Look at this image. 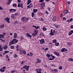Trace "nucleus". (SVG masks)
I'll return each instance as SVG.
<instances>
[{"instance_id": "11", "label": "nucleus", "mask_w": 73, "mask_h": 73, "mask_svg": "<svg viewBox=\"0 0 73 73\" xmlns=\"http://www.w3.org/2000/svg\"><path fill=\"white\" fill-rule=\"evenodd\" d=\"M26 35L28 37H32V36L31 35H30L29 33H27L26 34Z\"/></svg>"}, {"instance_id": "62", "label": "nucleus", "mask_w": 73, "mask_h": 73, "mask_svg": "<svg viewBox=\"0 0 73 73\" xmlns=\"http://www.w3.org/2000/svg\"><path fill=\"white\" fill-rule=\"evenodd\" d=\"M70 27H71V29H73V25L71 26Z\"/></svg>"}, {"instance_id": "64", "label": "nucleus", "mask_w": 73, "mask_h": 73, "mask_svg": "<svg viewBox=\"0 0 73 73\" xmlns=\"http://www.w3.org/2000/svg\"><path fill=\"white\" fill-rule=\"evenodd\" d=\"M20 4L19 3L18 4V7H20Z\"/></svg>"}, {"instance_id": "46", "label": "nucleus", "mask_w": 73, "mask_h": 73, "mask_svg": "<svg viewBox=\"0 0 73 73\" xmlns=\"http://www.w3.org/2000/svg\"><path fill=\"white\" fill-rule=\"evenodd\" d=\"M9 52V51H5V54L8 53Z\"/></svg>"}, {"instance_id": "17", "label": "nucleus", "mask_w": 73, "mask_h": 73, "mask_svg": "<svg viewBox=\"0 0 73 73\" xmlns=\"http://www.w3.org/2000/svg\"><path fill=\"white\" fill-rule=\"evenodd\" d=\"M54 54H55L56 55L58 56H59V54L58 52H54Z\"/></svg>"}, {"instance_id": "6", "label": "nucleus", "mask_w": 73, "mask_h": 73, "mask_svg": "<svg viewBox=\"0 0 73 73\" xmlns=\"http://www.w3.org/2000/svg\"><path fill=\"white\" fill-rule=\"evenodd\" d=\"M35 71L37 72V73H41V69L39 68L38 69H36Z\"/></svg>"}, {"instance_id": "50", "label": "nucleus", "mask_w": 73, "mask_h": 73, "mask_svg": "<svg viewBox=\"0 0 73 73\" xmlns=\"http://www.w3.org/2000/svg\"><path fill=\"white\" fill-rule=\"evenodd\" d=\"M34 13H33V12H32V17H34Z\"/></svg>"}, {"instance_id": "57", "label": "nucleus", "mask_w": 73, "mask_h": 73, "mask_svg": "<svg viewBox=\"0 0 73 73\" xmlns=\"http://www.w3.org/2000/svg\"><path fill=\"white\" fill-rule=\"evenodd\" d=\"M27 67V65H25V66H24L23 67V68H26Z\"/></svg>"}, {"instance_id": "52", "label": "nucleus", "mask_w": 73, "mask_h": 73, "mask_svg": "<svg viewBox=\"0 0 73 73\" xmlns=\"http://www.w3.org/2000/svg\"><path fill=\"white\" fill-rule=\"evenodd\" d=\"M47 9H48V11H50V7H47Z\"/></svg>"}, {"instance_id": "63", "label": "nucleus", "mask_w": 73, "mask_h": 73, "mask_svg": "<svg viewBox=\"0 0 73 73\" xmlns=\"http://www.w3.org/2000/svg\"><path fill=\"white\" fill-rule=\"evenodd\" d=\"M44 1V0H40V2H43Z\"/></svg>"}, {"instance_id": "49", "label": "nucleus", "mask_w": 73, "mask_h": 73, "mask_svg": "<svg viewBox=\"0 0 73 73\" xmlns=\"http://www.w3.org/2000/svg\"><path fill=\"white\" fill-rule=\"evenodd\" d=\"M14 57L15 58H17V54H15L14 55Z\"/></svg>"}, {"instance_id": "41", "label": "nucleus", "mask_w": 73, "mask_h": 73, "mask_svg": "<svg viewBox=\"0 0 73 73\" xmlns=\"http://www.w3.org/2000/svg\"><path fill=\"white\" fill-rule=\"evenodd\" d=\"M4 27V25H2L0 26V28H3Z\"/></svg>"}, {"instance_id": "24", "label": "nucleus", "mask_w": 73, "mask_h": 73, "mask_svg": "<svg viewBox=\"0 0 73 73\" xmlns=\"http://www.w3.org/2000/svg\"><path fill=\"white\" fill-rule=\"evenodd\" d=\"M37 34V33H33V34H32V36H35Z\"/></svg>"}, {"instance_id": "20", "label": "nucleus", "mask_w": 73, "mask_h": 73, "mask_svg": "<svg viewBox=\"0 0 73 73\" xmlns=\"http://www.w3.org/2000/svg\"><path fill=\"white\" fill-rule=\"evenodd\" d=\"M73 21V19L72 18H71L70 19V20H67V21L68 22H70L71 21Z\"/></svg>"}, {"instance_id": "31", "label": "nucleus", "mask_w": 73, "mask_h": 73, "mask_svg": "<svg viewBox=\"0 0 73 73\" xmlns=\"http://www.w3.org/2000/svg\"><path fill=\"white\" fill-rule=\"evenodd\" d=\"M8 48V46L7 45H5V46L3 48L4 49L7 50V48Z\"/></svg>"}, {"instance_id": "34", "label": "nucleus", "mask_w": 73, "mask_h": 73, "mask_svg": "<svg viewBox=\"0 0 73 73\" xmlns=\"http://www.w3.org/2000/svg\"><path fill=\"white\" fill-rule=\"evenodd\" d=\"M11 17L13 19H14L15 18V16L13 14H12L11 15Z\"/></svg>"}, {"instance_id": "55", "label": "nucleus", "mask_w": 73, "mask_h": 73, "mask_svg": "<svg viewBox=\"0 0 73 73\" xmlns=\"http://www.w3.org/2000/svg\"><path fill=\"white\" fill-rule=\"evenodd\" d=\"M30 54L31 55V56H33V53L32 52H30Z\"/></svg>"}, {"instance_id": "29", "label": "nucleus", "mask_w": 73, "mask_h": 73, "mask_svg": "<svg viewBox=\"0 0 73 73\" xmlns=\"http://www.w3.org/2000/svg\"><path fill=\"white\" fill-rule=\"evenodd\" d=\"M67 44L68 46H71L72 44L71 43H70V42H68L67 43Z\"/></svg>"}, {"instance_id": "9", "label": "nucleus", "mask_w": 73, "mask_h": 73, "mask_svg": "<svg viewBox=\"0 0 73 73\" xmlns=\"http://www.w3.org/2000/svg\"><path fill=\"white\" fill-rule=\"evenodd\" d=\"M73 33V30H71L69 32V33H68V35L69 36L71 35Z\"/></svg>"}, {"instance_id": "4", "label": "nucleus", "mask_w": 73, "mask_h": 73, "mask_svg": "<svg viewBox=\"0 0 73 73\" xmlns=\"http://www.w3.org/2000/svg\"><path fill=\"white\" fill-rule=\"evenodd\" d=\"M36 63H40L42 62L41 60L39 58L36 59Z\"/></svg>"}, {"instance_id": "54", "label": "nucleus", "mask_w": 73, "mask_h": 73, "mask_svg": "<svg viewBox=\"0 0 73 73\" xmlns=\"http://www.w3.org/2000/svg\"><path fill=\"white\" fill-rule=\"evenodd\" d=\"M35 28L36 29H39V26H37L36 27H35Z\"/></svg>"}, {"instance_id": "36", "label": "nucleus", "mask_w": 73, "mask_h": 73, "mask_svg": "<svg viewBox=\"0 0 73 73\" xmlns=\"http://www.w3.org/2000/svg\"><path fill=\"white\" fill-rule=\"evenodd\" d=\"M63 67L62 66H60L59 67V70H62V69Z\"/></svg>"}, {"instance_id": "44", "label": "nucleus", "mask_w": 73, "mask_h": 73, "mask_svg": "<svg viewBox=\"0 0 73 73\" xmlns=\"http://www.w3.org/2000/svg\"><path fill=\"white\" fill-rule=\"evenodd\" d=\"M53 33H54V34H56V33H57V32L56 31H55V30H54L53 31Z\"/></svg>"}, {"instance_id": "23", "label": "nucleus", "mask_w": 73, "mask_h": 73, "mask_svg": "<svg viewBox=\"0 0 73 73\" xmlns=\"http://www.w3.org/2000/svg\"><path fill=\"white\" fill-rule=\"evenodd\" d=\"M38 11V10L37 9H33V12H34V13H35L36 12Z\"/></svg>"}, {"instance_id": "38", "label": "nucleus", "mask_w": 73, "mask_h": 73, "mask_svg": "<svg viewBox=\"0 0 73 73\" xmlns=\"http://www.w3.org/2000/svg\"><path fill=\"white\" fill-rule=\"evenodd\" d=\"M22 52H23V54H26V52H25V51L24 50H23L22 51Z\"/></svg>"}, {"instance_id": "45", "label": "nucleus", "mask_w": 73, "mask_h": 73, "mask_svg": "<svg viewBox=\"0 0 73 73\" xmlns=\"http://www.w3.org/2000/svg\"><path fill=\"white\" fill-rule=\"evenodd\" d=\"M67 3L68 4L70 5L71 3V2L70 1H67Z\"/></svg>"}, {"instance_id": "12", "label": "nucleus", "mask_w": 73, "mask_h": 73, "mask_svg": "<svg viewBox=\"0 0 73 73\" xmlns=\"http://www.w3.org/2000/svg\"><path fill=\"white\" fill-rule=\"evenodd\" d=\"M26 19V17H23L22 18H21V21H25Z\"/></svg>"}, {"instance_id": "56", "label": "nucleus", "mask_w": 73, "mask_h": 73, "mask_svg": "<svg viewBox=\"0 0 73 73\" xmlns=\"http://www.w3.org/2000/svg\"><path fill=\"white\" fill-rule=\"evenodd\" d=\"M20 7H21V8H23V4H21Z\"/></svg>"}, {"instance_id": "58", "label": "nucleus", "mask_w": 73, "mask_h": 73, "mask_svg": "<svg viewBox=\"0 0 73 73\" xmlns=\"http://www.w3.org/2000/svg\"><path fill=\"white\" fill-rule=\"evenodd\" d=\"M15 15L16 16H18V14L17 13H15Z\"/></svg>"}, {"instance_id": "32", "label": "nucleus", "mask_w": 73, "mask_h": 73, "mask_svg": "<svg viewBox=\"0 0 73 73\" xmlns=\"http://www.w3.org/2000/svg\"><path fill=\"white\" fill-rule=\"evenodd\" d=\"M57 40L56 39H55L53 40V43H55L56 42Z\"/></svg>"}, {"instance_id": "39", "label": "nucleus", "mask_w": 73, "mask_h": 73, "mask_svg": "<svg viewBox=\"0 0 73 73\" xmlns=\"http://www.w3.org/2000/svg\"><path fill=\"white\" fill-rule=\"evenodd\" d=\"M46 56L47 57H50V55L49 54H47L46 55Z\"/></svg>"}, {"instance_id": "13", "label": "nucleus", "mask_w": 73, "mask_h": 73, "mask_svg": "<svg viewBox=\"0 0 73 73\" xmlns=\"http://www.w3.org/2000/svg\"><path fill=\"white\" fill-rule=\"evenodd\" d=\"M52 58H50L49 59H48V60H54V59L55 58V56H52Z\"/></svg>"}, {"instance_id": "5", "label": "nucleus", "mask_w": 73, "mask_h": 73, "mask_svg": "<svg viewBox=\"0 0 73 73\" xmlns=\"http://www.w3.org/2000/svg\"><path fill=\"white\" fill-rule=\"evenodd\" d=\"M10 20V19H9V18L7 17L5 19V20L6 21L7 23H10V22L9 21V20Z\"/></svg>"}, {"instance_id": "10", "label": "nucleus", "mask_w": 73, "mask_h": 73, "mask_svg": "<svg viewBox=\"0 0 73 73\" xmlns=\"http://www.w3.org/2000/svg\"><path fill=\"white\" fill-rule=\"evenodd\" d=\"M9 11L11 12H13V11L15 12L16 11V10L15 9H10Z\"/></svg>"}, {"instance_id": "16", "label": "nucleus", "mask_w": 73, "mask_h": 73, "mask_svg": "<svg viewBox=\"0 0 73 73\" xmlns=\"http://www.w3.org/2000/svg\"><path fill=\"white\" fill-rule=\"evenodd\" d=\"M54 26L56 28H59L60 26L59 25H54Z\"/></svg>"}, {"instance_id": "14", "label": "nucleus", "mask_w": 73, "mask_h": 73, "mask_svg": "<svg viewBox=\"0 0 73 73\" xmlns=\"http://www.w3.org/2000/svg\"><path fill=\"white\" fill-rule=\"evenodd\" d=\"M31 2V0H27V5H29Z\"/></svg>"}, {"instance_id": "47", "label": "nucleus", "mask_w": 73, "mask_h": 73, "mask_svg": "<svg viewBox=\"0 0 73 73\" xmlns=\"http://www.w3.org/2000/svg\"><path fill=\"white\" fill-rule=\"evenodd\" d=\"M25 62V61H22V62H21V64H24Z\"/></svg>"}, {"instance_id": "35", "label": "nucleus", "mask_w": 73, "mask_h": 73, "mask_svg": "<svg viewBox=\"0 0 73 73\" xmlns=\"http://www.w3.org/2000/svg\"><path fill=\"white\" fill-rule=\"evenodd\" d=\"M11 1H7V5H10L11 3Z\"/></svg>"}, {"instance_id": "40", "label": "nucleus", "mask_w": 73, "mask_h": 73, "mask_svg": "<svg viewBox=\"0 0 73 73\" xmlns=\"http://www.w3.org/2000/svg\"><path fill=\"white\" fill-rule=\"evenodd\" d=\"M59 45V43L56 42L55 43V45L56 46H58Z\"/></svg>"}, {"instance_id": "28", "label": "nucleus", "mask_w": 73, "mask_h": 73, "mask_svg": "<svg viewBox=\"0 0 73 73\" xmlns=\"http://www.w3.org/2000/svg\"><path fill=\"white\" fill-rule=\"evenodd\" d=\"M42 29H43V30L44 31H45L47 29L45 27H42Z\"/></svg>"}, {"instance_id": "18", "label": "nucleus", "mask_w": 73, "mask_h": 73, "mask_svg": "<svg viewBox=\"0 0 73 73\" xmlns=\"http://www.w3.org/2000/svg\"><path fill=\"white\" fill-rule=\"evenodd\" d=\"M14 36H13V38H17V33H14Z\"/></svg>"}, {"instance_id": "42", "label": "nucleus", "mask_w": 73, "mask_h": 73, "mask_svg": "<svg viewBox=\"0 0 73 73\" xmlns=\"http://www.w3.org/2000/svg\"><path fill=\"white\" fill-rule=\"evenodd\" d=\"M14 46H11V48L12 49H14Z\"/></svg>"}, {"instance_id": "60", "label": "nucleus", "mask_w": 73, "mask_h": 73, "mask_svg": "<svg viewBox=\"0 0 73 73\" xmlns=\"http://www.w3.org/2000/svg\"><path fill=\"white\" fill-rule=\"evenodd\" d=\"M19 51H20V52H22V49H20L19 50Z\"/></svg>"}, {"instance_id": "61", "label": "nucleus", "mask_w": 73, "mask_h": 73, "mask_svg": "<svg viewBox=\"0 0 73 73\" xmlns=\"http://www.w3.org/2000/svg\"><path fill=\"white\" fill-rule=\"evenodd\" d=\"M44 21V19H43V18H41V20H40V21Z\"/></svg>"}, {"instance_id": "19", "label": "nucleus", "mask_w": 73, "mask_h": 73, "mask_svg": "<svg viewBox=\"0 0 73 73\" xmlns=\"http://www.w3.org/2000/svg\"><path fill=\"white\" fill-rule=\"evenodd\" d=\"M51 71H52V72H53V71L55 72H58V70L57 69H53V70H51Z\"/></svg>"}, {"instance_id": "51", "label": "nucleus", "mask_w": 73, "mask_h": 73, "mask_svg": "<svg viewBox=\"0 0 73 73\" xmlns=\"http://www.w3.org/2000/svg\"><path fill=\"white\" fill-rule=\"evenodd\" d=\"M44 7L43 6H41L40 7V9L41 10H42L43 8Z\"/></svg>"}, {"instance_id": "37", "label": "nucleus", "mask_w": 73, "mask_h": 73, "mask_svg": "<svg viewBox=\"0 0 73 73\" xmlns=\"http://www.w3.org/2000/svg\"><path fill=\"white\" fill-rule=\"evenodd\" d=\"M16 71V70H13L11 71V73L15 72Z\"/></svg>"}, {"instance_id": "2", "label": "nucleus", "mask_w": 73, "mask_h": 73, "mask_svg": "<svg viewBox=\"0 0 73 73\" xmlns=\"http://www.w3.org/2000/svg\"><path fill=\"white\" fill-rule=\"evenodd\" d=\"M6 68V66L1 67L0 69V71L1 72H3L5 71V70Z\"/></svg>"}, {"instance_id": "1", "label": "nucleus", "mask_w": 73, "mask_h": 73, "mask_svg": "<svg viewBox=\"0 0 73 73\" xmlns=\"http://www.w3.org/2000/svg\"><path fill=\"white\" fill-rule=\"evenodd\" d=\"M18 41V40H17L16 39H13L11 41H10L9 43V45L10 46L12 45H14L15 44L17 43Z\"/></svg>"}, {"instance_id": "43", "label": "nucleus", "mask_w": 73, "mask_h": 73, "mask_svg": "<svg viewBox=\"0 0 73 73\" xmlns=\"http://www.w3.org/2000/svg\"><path fill=\"white\" fill-rule=\"evenodd\" d=\"M13 7H16L17 6V4L15 3H14L13 4Z\"/></svg>"}, {"instance_id": "15", "label": "nucleus", "mask_w": 73, "mask_h": 73, "mask_svg": "<svg viewBox=\"0 0 73 73\" xmlns=\"http://www.w3.org/2000/svg\"><path fill=\"white\" fill-rule=\"evenodd\" d=\"M53 22L56 21V17H54L53 18Z\"/></svg>"}, {"instance_id": "59", "label": "nucleus", "mask_w": 73, "mask_h": 73, "mask_svg": "<svg viewBox=\"0 0 73 73\" xmlns=\"http://www.w3.org/2000/svg\"><path fill=\"white\" fill-rule=\"evenodd\" d=\"M0 40H1V41H2V42H4L5 41V40H3L1 38H0Z\"/></svg>"}, {"instance_id": "22", "label": "nucleus", "mask_w": 73, "mask_h": 73, "mask_svg": "<svg viewBox=\"0 0 73 73\" xmlns=\"http://www.w3.org/2000/svg\"><path fill=\"white\" fill-rule=\"evenodd\" d=\"M29 67L30 66H27V67L25 68L26 69V70H27V71H28V69H29Z\"/></svg>"}, {"instance_id": "33", "label": "nucleus", "mask_w": 73, "mask_h": 73, "mask_svg": "<svg viewBox=\"0 0 73 73\" xmlns=\"http://www.w3.org/2000/svg\"><path fill=\"white\" fill-rule=\"evenodd\" d=\"M54 33H53V32H51L50 33V35L54 36Z\"/></svg>"}, {"instance_id": "48", "label": "nucleus", "mask_w": 73, "mask_h": 73, "mask_svg": "<svg viewBox=\"0 0 73 73\" xmlns=\"http://www.w3.org/2000/svg\"><path fill=\"white\" fill-rule=\"evenodd\" d=\"M49 49V48H46L44 50V51H46L47 50H48Z\"/></svg>"}, {"instance_id": "3", "label": "nucleus", "mask_w": 73, "mask_h": 73, "mask_svg": "<svg viewBox=\"0 0 73 73\" xmlns=\"http://www.w3.org/2000/svg\"><path fill=\"white\" fill-rule=\"evenodd\" d=\"M39 42L41 44H43L45 42V41L44 39H41L40 40H39Z\"/></svg>"}, {"instance_id": "21", "label": "nucleus", "mask_w": 73, "mask_h": 73, "mask_svg": "<svg viewBox=\"0 0 73 73\" xmlns=\"http://www.w3.org/2000/svg\"><path fill=\"white\" fill-rule=\"evenodd\" d=\"M34 32L35 33H37L38 31V30L36 29H34Z\"/></svg>"}, {"instance_id": "8", "label": "nucleus", "mask_w": 73, "mask_h": 73, "mask_svg": "<svg viewBox=\"0 0 73 73\" xmlns=\"http://www.w3.org/2000/svg\"><path fill=\"white\" fill-rule=\"evenodd\" d=\"M67 51L68 50H67V49H66L65 48H63L61 50V51L62 52H64L65 51Z\"/></svg>"}, {"instance_id": "25", "label": "nucleus", "mask_w": 73, "mask_h": 73, "mask_svg": "<svg viewBox=\"0 0 73 73\" xmlns=\"http://www.w3.org/2000/svg\"><path fill=\"white\" fill-rule=\"evenodd\" d=\"M40 5L42 7H44L45 6V3H42L40 4Z\"/></svg>"}, {"instance_id": "53", "label": "nucleus", "mask_w": 73, "mask_h": 73, "mask_svg": "<svg viewBox=\"0 0 73 73\" xmlns=\"http://www.w3.org/2000/svg\"><path fill=\"white\" fill-rule=\"evenodd\" d=\"M45 13L46 14H47V15L49 14V12H48V11H45Z\"/></svg>"}, {"instance_id": "27", "label": "nucleus", "mask_w": 73, "mask_h": 73, "mask_svg": "<svg viewBox=\"0 0 73 73\" xmlns=\"http://www.w3.org/2000/svg\"><path fill=\"white\" fill-rule=\"evenodd\" d=\"M4 35H3L0 34V38H4Z\"/></svg>"}, {"instance_id": "30", "label": "nucleus", "mask_w": 73, "mask_h": 73, "mask_svg": "<svg viewBox=\"0 0 73 73\" xmlns=\"http://www.w3.org/2000/svg\"><path fill=\"white\" fill-rule=\"evenodd\" d=\"M68 61H73V59L71 58H68Z\"/></svg>"}, {"instance_id": "7", "label": "nucleus", "mask_w": 73, "mask_h": 73, "mask_svg": "<svg viewBox=\"0 0 73 73\" xmlns=\"http://www.w3.org/2000/svg\"><path fill=\"white\" fill-rule=\"evenodd\" d=\"M33 3H31L29 5H28L27 6V8L29 9L30 8H31L32 7H33Z\"/></svg>"}, {"instance_id": "26", "label": "nucleus", "mask_w": 73, "mask_h": 73, "mask_svg": "<svg viewBox=\"0 0 73 73\" xmlns=\"http://www.w3.org/2000/svg\"><path fill=\"white\" fill-rule=\"evenodd\" d=\"M68 13V10H65L64 11V14H67Z\"/></svg>"}]
</instances>
